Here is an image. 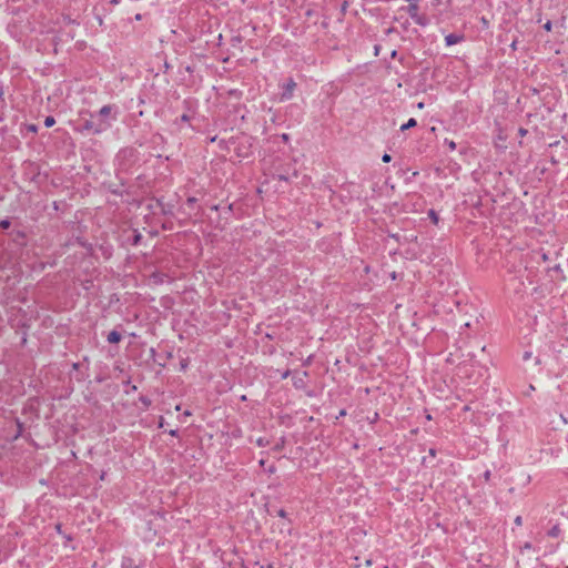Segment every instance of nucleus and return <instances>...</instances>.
Listing matches in <instances>:
<instances>
[{"label": "nucleus", "mask_w": 568, "mask_h": 568, "mask_svg": "<svg viewBox=\"0 0 568 568\" xmlns=\"http://www.w3.org/2000/svg\"><path fill=\"white\" fill-rule=\"evenodd\" d=\"M345 415H346V410H345V409H342V410L339 412V415H338V416L341 417V416H345Z\"/></svg>", "instance_id": "23"}, {"label": "nucleus", "mask_w": 568, "mask_h": 568, "mask_svg": "<svg viewBox=\"0 0 568 568\" xmlns=\"http://www.w3.org/2000/svg\"><path fill=\"white\" fill-rule=\"evenodd\" d=\"M445 143L447 144V146L449 148L450 151L456 150V143L453 140H447L446 139Z\"/></svg>", "instance_id": "8"}, {"label": "nucleus", "mask_w": 568, "mask_h": 568, "mask_svg": "<svg viewBox=\"0 0 568 568\" xmlns=\"http://www.w3.org/2000/svg\"><path fill=\"white\" fill-rule=\"evenodd\" d=\"M515 521H516L517 525H520L521 524V518L517 517Z\"/></svg>", "instance_id": "25"}, {"label": "nucleus", "mask_w": 568, "mask_h": 568, "mask_svg": "<svg viewBox=\"0 0 568 568\" xmlns=\"http://www.w3.org/2000/svg\"><path fill=\"white\" fill-rule=\"evenodd\" d=\"M29 130L32 131V132H36L37 131V126L36 125H29Z\"/></svg>", "instance_id": "18"}, {"label": "nucleus", "mask_w": 568, "mask_h": 568, "mask_svg": "<svg viewBox=\"0 0 568 568\" xmlns=\"http://www.w3.org/2000/svg\"><path fill=\"white\" fill-rule=\"evenodd\" d=\"M256 443H257L258 446H264L265 445V443H264V440L262 438L257 439Z\"/></svg>", "instance_id": "16"}, {"label": "nucleus", "mask_w": 568, "mask_h": 568, "mask_svg": "<svg viewBox=\"0 0 568 568\" xmlns=\"http://www.w3.org/2000/svg\"><path fill=\"white\" fill-rule=\"evenodd\" d=\"M54 123H55V120H54V118H53V116H47V118H45V120H44V125H45L47 128H51V126H53V125H54Z\"/></svg>", "instance_id": "5"}, {"label": "nucleus", "mask_w": 568, "mask_h": 568, "mask_svg": "<svg viewBox=\"0 0 568 568\" xmlns=\"http://www.w3.org/2000/svg\"><path fill=\"white\" fill-rule=\"evenodd\" d=\"M290 375V371L283 373L282 378H286Z\"/></svg>", "instance_id": "21"}, {"label": "nucleus", "mask_w": 568, "mask_h": 568, "mask_svg": "<svg viewBox=\"0 0 568 568\" xmlns=\"http://www.w3.org/2000/svg\"><path fill=\"white\" fill-rule=\"evenodd\" d=\"M395 53H396V52H395V50H392V51H390V57H394V55H395Z\"/></svg>", "instance_id": "30"}, {"label": "nucleus", "mask_w": 568, "mask_h": 568, "mask_svg": "<svg viewBox=\"0 0 568 568\" xmlns=\"http://www.w3.org/2000/svg\"><path fill=\"white\" fill-rule=\"evenodd\" d=\"M382 160H383V162L388 163V162L392 160V158H390V155H389V154L385 153V154L383 155Z\"/></svg>", "instance_id": "10"}, {"label": "nucleus", "mask_w": 568, "mask_h": 568, "mask_svg": "<svg viewBox=\"0 0 568 568\" xmlns=\"http://www.w3.org/2000/svg\"><path fill=\"white\" fill-rule=\"evenodd\" d=\"M122 568H145L142 564L134 561L131 558H125L122 561Z\"/></svg>", "instance_id": "2"}, {"label": "nucleus", "mask_w": 568, "mask_h": 568, "mask_svg": "<svg viewBox=\"0 0 568 568\" xmlns=\"http://www.w3.org/2000/svg\"><path fill=\"white\" fill-rule=\"evenodd\" d=\"M446 39V45L450 47L453 44H456L460 38H445Z\"/></svg>", "instance_id": "7"}, {"label": "nucleus", "mask_w": 568, "mask_h": 568, "mask_svg": "<svg viewBox=\"0 0 568 568\" xmlns=\"http://www.w3.org/2000/svg\"><path fill=\"white\" fill-rule=\"evenodd\" d=\"M375 54L379 55V48L378 47H375Z\"/></svg>", "instance_id": "27"}, {"label": "nucleus", "mask_w": 568, "mask_h": 568, "mask_svg": "<svg viewBox=\"0 0 568 568\" xmlns=\"http://www.w3.org/2000/svg\"><path fill=\"white\" fill-rule=\"evenodd\" d=\"M557 534H558V528H557V527H555V528L551 530V535H552V536H556Z\"/></svg>", "instance_id": "20"}, {"label": "nucleus", "mask_w": 568, "mask_h": 568, "mask_svg": "<svg viewBox=\"0 0 568 568\" xmlns=\"http://www.w3.org/2000/svg\"><path fill=\"white\" fill-rule=\"evenodd\" d=\"M186 367H187V364H186V363H182V364H181V369H182V371H184Z\"/></svg>", "instance_id": "22"}, {"label": "nucleus", "mask_w": 568, "mask_h": 568, "mask_svg": "<svg viewBox=\"0 0 568 568\" xmlns=\"http://www.w3.org/2000/svg\"><path fill=\"white\" fill-rule=\"evenodd\" d=\"M415 125H416V120L412 118V119H409L405 124H403V125L400 126V130H402V131H405V130H408V129H410V128H414Z\"/></svg>", "instance_id": "4"}, {"label": "nucleus", "mask_w": 568, "mask_h": 568, "mask_svg": "<svg viewBox=\"0 0 568 568\" xmlns=\"http://www.w3.org/2000/svg\"><path fill=\"white\" fill-rule=\"evenodd\" d=\"M277 515H278L280 517H282V518H285V517H286V511H285L284 509H280V510L277 511Z\"/></svg>", "instance_id": "12"}, {"label": "nucleus", "mask_w": 568, "mask_h": 568, "mask_svg": "<svg viewBox=\"0 0 568 568\" xmlns=\"http://www.w3.org/2000/svg\"><path fill=\"white\" fill-rule=\"evenodd\" d=\"M424 106H425L424 102H418V103H417V108H418L419 110H423V109H424Z\"/></svg>", "instance_id": "15"}, {"label": "nucleus", "mask_w": 568, "mask_h": 568, "mask_svg": "<svg viewBox=\"0 0 568 568\" xmlns=\"http://www.w3.org/2000/svg\"><path fill=\"white\" fill-rule=\"evenodd\" d=\"M169 434H170L171 436H176V435H178V430H176V429H171V430L169 432Z\"/></svg>", "instance_id": "14"}, {"label": "nucleus", "mask_w": 568, "mask_h": 568, "mask_svg": "<svg viewBox=\"0 0 568 568\" xmlns=\"http://www.w3.org/2000/svg\"><path fill=\"white\" fill-rule=\"evenodd\" d=\"M530 355H531L530 353H526V354L524 355V358H525V359H528V358H530Z\"/></svg>", "instance_id": "26"}, {"label": "nucleus", "mask_w": 568, "mask_h": 568, "mask_svg": "<svg viewBox=\"0 0 568 568\" xmlns=\"http://www.w3.org/2000/svg\"><path fill=\"white\" fill-rule=\"evenodd\" d=\"M260 465H261V466H263V465H264V460H263V459H261V460H260Z\"/></svg>", "instance_id": "33"}, {"label": "nucleus", "mask_w": 568, "mask_h": 568, "mask_svg": "<svg viewBox=\"0 0 568 568\" xmlns=\"http://www.w3.org/2000/svg\"><path fill=\"white\" fill-rule=\"evenodd\" d=\"M275 470H276V468H275L274 466H271V467L268 468V473H270V474L275 473Z\"/></svg>", "instance_id": "19"}, {"label": "nucleus", "mask_w": 568, "mask_h": 568, "mask_svg": "<svg viewBox=\"0 0 568 568\" xmlns=\"http://www.w3.org/2000/svg\"><path fill=\"white\" fill-rule=\"evenodd\" d=\"M110 112H111V106H109V105H104V106H103V108H101V110H100V114H101L102 116H108V115L110 114Z\"/></svg>", "instance_id": "6"}, {"label": "nucleus", "mask_w": 568, "mask_h": 568, "mask_svg": "<svg viewBox=\"0 0 568 568\" xmlns=\"http://www.w3.org/2000/svg\"><path fill=\"white\" fill-rule=\"evenodd\" d=\"M181 409V406L180 405H176L175 406V410H180Z\"/></svg>", "instance_id": "31"}, {"label": "nucleus", "mask_w": 568, "mask_h": 568, "mask_svg": "<svg viewBox=\"0 0 568 568\" xmlns=\"http://www.w3.org/2000/svg\"><path fill=\"white\" fill-rule=\"evenodd\" d=\"M295 87L296 83L292 79L284 84V92L282 94L283 101L290 100L292 98Z\"/></svg>", "instance_id": "1"}, {"label": "nucleus", "mask_w": 568, "mask_h": 568, "mask_svg": "<svg viewBox=\"0 0 568 568\" xmlns=\"http://www.w3.org/2000/svg\"><path fill=\"white\" fill-rule=\"evenodd\" d=\"M518 133H519V135H520V136H525V135L527 134V130H526V129H524V128H520V129L518 130Z\"/></svg>", "instance_id": "11"}, {"label": "nucleus", "mask_w": 568, "mask_h": 568, "mask_svg": "<svg viewBox=\"0 0 568 568\" xmlns=\"http://www.w3.org/2000/svg\"><path fill=\"white\" fill-rule=\"evenodd\" d=\"M163 423H164V419H163V417H161L160 423H159V427H163Z\"/></svg>", "instance_id": "24"}, {"label": "nucleus", "mask_w": 568, "mask_h": 568, "mask_svg": "<svg viewBox=\"0 0 568 568\" xmlns=\"http://www.w3.org/2000/svg\"><path fill=\"white\" fill-rule=\"evenodd\" d=\"M546 30H547V31H549V30H550L549 24H546Z\"/></svg>", "instance_id": "32"}, {"label": "nucleus", "mask_w": 568, "mask_h": 568, "mask_svg": "<svg viewBox=\"0 0 568 568\" xmlns=\"http://www.w3.org/2000/svg\"><path fill=\"white\" fill-rule=\"evenodd\" d=\"M1 226L2 227H8L9 226V222L8 221H2L1 222Z\"/></svg>", "instance_id": "17"}, {"label": "nucleus", "mask_w": 568, "mask_h": 568, "mask_svg": "<svg viewBox=\"0 0 568 568\" xmlns=\"http://www.w3.org/2000/svg\"><path fill=\"white\" fill-rule=\"evenodd\" d=\"M2 95V91H0V97Z\"/></svg>", "instance_id": "34"}, {"label": "nucleus", "mask_w": 568, "mask_h": 568, "mask_svg": "<svg viewBox=\"0 0 568 568\" xmlns=\"http://www.w3.org/2000/svg\"><path fill=\"white\" fill-rule=\"evenodd\" d=\"M120 339H121V335H120V333H119V332H116V331H112V332H110V333H109V335H108V342H109V343H113V344H115V343H119V342H120Z\"/></svg>", "instance_id": "3"}, {"label": "nucleus", "mask_w": 568, "mask_h": 568, "mask_svg": "<svg viewBox=\"0 0 568 568\" xmlns=\"http://www.w3.org/2000/svg\"><path fill=\"white\" fill-rule=\"evenodd\" d=\"M429 215H430V217H432L433 222H434L435 224H437V223H438V217H437V215L435 214V212H434V211H430Z\"/></svg>", "instance_id": "9"}, {"label": "nucleus", "mask_w": 568, "mask_h": 568, "mask_svg": "<svg viewBox=\"0 0 568 568\" xmlns=\"http://www.w3.org/2000/svg\"><path fill=\"white\" fill-rule=\"evenodd\" d=\"M184 416H186V417H187V416H191V412H190V410H185V412H184Z\"/></svg>", "instance_id": "28"}, {"label": "nucleus", "mask_w": 568, "mask_h": 568, "mask_svg": "<svg viewBox=\"0 0 568 568\" xmlns=\"http://www.w3.org/2000/svg\"><path fill=\"white\" fill-rule=\"evenodd\" d=\"M84 128L89 130L91 128V124L87 123Z\"/></svg>", "instance_id": "29"}, {"label": "nucleus", "mask_w": 568, "mask_h": 568, "mask_svg": "<svg viewBox=\"0 0 568 568\" xmlns=\"http://www.w3.org/2000/svg\"><path fill=\"white\" fill-rule=\"evenodd\" d=\"M509 47H510V49H511V50H516V48H517V41H516V40H513V41L510 42Z\"/></svg>", "instance_id": "13"}]
</instances>
